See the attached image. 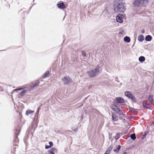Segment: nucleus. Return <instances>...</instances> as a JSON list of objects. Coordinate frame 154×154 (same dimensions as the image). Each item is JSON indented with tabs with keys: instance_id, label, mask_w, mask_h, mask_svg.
<instances>
[{
	"instance_id": "nucleus-2",
	"label": "nucleus",
	"mask_w": 154,
	"mask_h": 154,
	"mask_svg": "<svg viewBox=\"0 0 154 154\" xmlns=\"http://www.w3.org/2000/svg\"><path fill=\"white\" fill-rule=\"evenodd\" d=\"M124 19L125 16L122 14H119L116 17V21L120 23H122Z\"/></svg>"
},
{
	"instance_id": "nucleus-34",
	"label": "nucleus",
	"mask_w": 154,
	"mask_h": 154,
	"mask_svg": "<svg viewBox=\"0 0 154 154\" xmlns=\"http://www.w3.org/2000/svg\"><path fill=\"white\" fill-rule=\"evenodd\" d=\"M144 30H142V31H141V33H144Z\"/></svg>"
},
{
	"instance_id": "nucleus-13",
	"label": "nucleus",
	"mask_w": 154,
	"mask_h": 154,
	"mask_svg": "<svg viewBox=\"0 0 154 154\" xmlns=\"http://www.w3.org/2000/svg\"><path fill=\"white\" fill-rule=\"evenodd\" d=\"M57 150L54 148H51L50 150H48V152L50 154H55L54 153Z\"/></svg>"
},
{
	"instance_id": "nucleus-6",
	"label": "nucleus",
	"mask_w": 154,
	"mask_h": 154,
	"mask_svg": "<svg viewBox=\"0 0 154 154\" xmlns=\"http://www.w3.org/2000/svg\"><path fill=\"white\" fill-rule=\"evenodd\" d=\"M142 0H135L133 4L135 6H138L142 5Z\"/></svg>"
},
{
	"instance_id": "nucleus-10",
	"label": "nucleus",
	"mask_w": 154,
	"mask_h": 154,
	"mask_svg": "<svg viewBox=\"0 0 154 154\" xmlns=\"http://www.w3.org/2000/svg\"><path fill=\"white\" fill-rule=\"evenodd\" d=\"M111 108L112 110L116 112H117L118 110H119V108L117 106L115 105H112V106Z\"/></svg>"
},
{
	"instance_id": "nucleus-23",
	"label": "nucleus",
	"mask_w": 154,
	"mask_h": 154,
	"mask_svg": "<svg viewBox=\"0 0 154 154\" xmlns=\"http://www.w3.org/2000/svg\"><path fill=\"white\" fill-rule=\"evenodd\" d=\"M119 33V34L121 35H125V31L123 29H122L120 30Z\"/></svg>"
},
{
	"instance_id": "nucleus-28",
	"label": "nucleus",
	"mask_w": 154,
	"mask_h": 154,
	"mask_svg": "<svg viewBox=\"0 0 154 154\" xmlns=\"http://www.w3.org/2000/svg\"><path fill=\"white\" fill-rule=\"evenodd\" d=\"M143 105L144 107H146L147 108V107H146V101L145 100L143 102Z\"/></svg>"
},
{
	"instance_id": "nucleus-1",
	"label": "nucleus",
	"mask_w": 154,
	"mask_h": 154,
	"mask_svg": "<svg viewBox=\"0 0 154 154\" xmlns=\"http://www.w3.org/2000/svg\"><path fill=\"white\" fill-rule=\"evenodd\" d=\"M125 10L124 3L121 1L116 2L114 5L113 10L115 12H123Z\"/></svg>"
},
{
	"instance_id": "nucleus-31",
	"label": "nucleus",
	"mask_w": 154,
	"mask_h": 154,
	"mask_svg": "<svg viewBox=\"0 0 154 154\" xmlns=\"http://www.w3.org/2000/svg\"><path fill=\"white\" fill-rule=\"evenodd\" d=\"M49 144L50 145L49 146H51V147L53 146V143L51 142H49Z\"/></svg>"
},
{
	"instance_id": "nucleus-3",
	"label": "nucleus",
	"mask_w": 154,
	"mask_h": 154,
	"mask_svg": "<svg viewBox=\"0 0 154 154\" xmlns=\"http://www.w3.org/2000/svg\"><path fill=\"white\" fill-rule=\"evenodd\" d=\"M125 95L126 97L132 100L134 102H136V99L130 91H126L125 93Z\"/></svg>"
},
{
	"instance_id": "nucleus-16",
	"label": "nucleus",
	"mask_w": 154,
	"mask_h": 154,
	"mask_svg": "<svg viewBox=\"0 0 154 154\" xmlns=\"http://www.w3.org/2000/svg\"><path fill=\"white\" fill-rule=\"evenodd\" d=\"M124 41L127 43H129L130 41V38L129 37L125 36L124 38Z\"/></svg>"
},
{
	"instance_id": "nucleus-18",
	"label": "nucleus",
	"mask_w": 154,
	"mask_h": 154,
	"mask_svg": "<svg viewBox=\"0 0 154 154\" xmlns=\"http://www.w3.org/2000/svg\"><path fill=\"white\" fill-rule=\"evenodd\" d=\"M152 39V37L150 35H148L145 38V40L147 41H149Z\"/></svg>"
},
{
	"instance_id": "nucleus-33",
	"label": "nucleus",
	"mask_w": 154,
	"mask_h": 154,
	"mask_svg": "<svg viewBox=\"0 0 154 154\" xmlns=\"http://www.w3.org/2000/svg\"><path fill=\"white\" fill-rule=\"evenodd\" d=\"M23 88H17V89H15V91H17V90H22Z\"/></svg>"
},
{
	"instance_id": "nucleus-4",
	"label": "nucleus",
	"mask_w": 154,
	"mask_h": 154,
	"mask_svg": "<svg viewBox=\"0 0 154 154\" xmlns=\"http://www.w3.org/2000/svg\"><path fill=\"white\" fill-rule=\"evenodd\" d=\"M62 81L65 84H68L71 82V80L68 76H65L62 79Z\"/></svg>"
},
{
	"instance_id": "nucleus-17",
	"label": "nucleus",
	"mask_w": 154,
	"mask_h": 154,
	"mask_svg": "<svg viewBox=\"0 0 154 154\" xmlns=\"http://www.w3.org/2000/svg\"><path fill=\"white\" fill-rule=\"evenodd\" d=\"M34 112V111H32L29 109L27 110L25 114L27 116H28L29 114L33 113Z\"/></svg>"
},
{
	"instance_id": "nucleus-27",
	"label": "nucleus",
	"mask_w": 154,
	"mask_h": 154,
	"mask_svg": "<svg viewBox=\"0 0 154 154\" xmlns=\"http://www.w3.org/2000/svg\"><path fill=\"white\" fill-rule=\"evenodd\" d=\"M116 113L119 114L120 115H122L123 114V113L119 109V110H118L117 111V112H116Z\"/></svg>"
},
{
	"instance_id": "nucleus-11",
	"label": "nucleus",
	"mask_w": 154,
	"mask_h": 154,
	"mask_svg": "<svg viewBox=\"0 0 154 154\" xmlns=\"http://www.w3.org/2000/svg\"><path fill=\"white\" fill-rule=\"evenodd\" d=\"M149 100L150 103H154V96L150 95L149 97Z\"/></svg>"
},
{
	"instance_id": "nucleus-25",
	"label": "nucleus",
	"mask_w": 154,
	"mask_h": 154,
	"mask_svg": "<svg viewBox=\"0 0 154 154\" xmlns=\"http://www.w3.org/2000/svg\"><path fill=\"white\" fill-rule=\"evenodd\" d=\"M27 92V91L26 90H24L20 94V95L21 96H23Z\"/></svg>"
},
{
	"instance_id": "nucleus-26",
	"label": "nucleus",
	"mask_w": 154,
	"mask_h": 154,
	"mask_svg": "<svg viewBox=\"0 0 154 154\" xmlns=\"http://www.w3.org/2000/svg\"><path fill=\"white\" fill-rule=\"evenodd\" d=\"M131 138L133 140H134L136 138V137L135 136V134H133L131 135Z\"/></svg>"
},
{
	"instance_id": "nucleus-7",
	"label": "nucleus",
	"mask_w": 154,
	"mask_h": 154,
	"mask_svg": "<svg viewBox=\"0 0 154 154\" xmlns=\"http://www.w3.org/2000/svg\"><path fill=\"white\" fill-rule=\"evenodd\" d=\"M88 75L90 77H93L96 76V74L93 70H91L87 72Z\"/></svg>"
},
{
	"instance_id": "nucleus-24",
	"label": "nucleus",
	"mask_w": 154,
	"mask_h": 154,
	"mask_svg": "<svg viewBox=\"0 0 154 154\" xmlns=\"http://www.w3.org/2000/svg\"><path fill=\"white\" fill-rule=\"evenodd\" d=\"M142 5H146V4L149 2L148 0H142Z\"/></svg>"
},
{
	"instance_id": "nucleus-5",
	"label": "nucleus",
	"mask_w": 154,
	"mask_h": 154,
	"mask_svg": "<svg viewBox=\"0 0 154 154\" xmlns=\"http://www.w3.org/2000/svg\"><path fill=\"white\" fill-rule=\"evenodd\" d=\"M40 82H35L34 84H30L29 87H27L29 91L31 90V89L34 88L35 87L37 86L39 84Z\"/></svg>"
},
{
	"instance_id": "nucleus-32",
	"label": "nucleus",
	"mask_w": 154,
	"mask_h": 154,
	"mask_svg": "<svg viewBox=\"0 0 154 154\" xmlns=\"http://www.w3.org/2000/svg\"><path fill=\"white\" fill-rule=\"evenodd\" d=\"M51 147V146H45V148L46 149H48Z\"/></svg>"
},
{
	"instance_id": "nucleus-9",
	"label": "nucleus",
	"mask_w": 154,
	"mask_h": 154,
	"mask_svg": "<svg viewBox=\"0 0 154 154\" xmlns=\"http://www.w3.org/2000/svg\"><path fill=\"white\" fill-rule=\"evenodd\" d=\"M116 101L119 103H123L124 102V100L122 97H117L116 98Z\"/></svg>"
},
{
	"instance_id": "nucleus-21",
	"label": "nucleus",
	"mask_w": 154,
	"mask_h": 154,
	"mask_svg": "<svg viewBox=\"0 0 154 154\" xmlns=\"http://www.w3.org/2000/svg\"><path fill=\"white\" fill-rule=\"evenodd\" d=\"M112 119L113 121H116L118 120V119L114 115H112Z\"/></svg>"
},
{
	"instance_id": "nucleus-19",
	"label": "nucleus",
	"mask_w": 154,
	"mask_h": 154,
	"mask_svg": "<svg viewBox=\"0 0 154 154\" xmlns=\"http://www.w3.org/2000/svg\"><path fill=\"white\" fill-rule=\"evenodd\" d=\"M145 58L143 56H141L139 58V60L141 62H144L145 60Z\"/></svg>"
},
{
	"instance_id": "nucleus-15",
	"label": "nucleus",
	"mask_w": 154,
	"mask_h": 154,
	"mask_svg": "<svg viewBox=\"0 0 154 154\" xmlns=\"http://www.w3.org/2000/svg\"><path fill=\"white\" fill-rule=\"evenodd\" d=\"M144 40V38L143 35H141L138 37V40L140 42H142Z\"/></svg>"
},
{
	"instance_id": "nucleus-36",
	"label": "nucleus",
	"mask_w": 154,
	"mask_h": 154,
	"mask_svg": "<svg viewBox=\"0 0 154 154\" xmlns=\"http://www.w3.org/2000/svg\"><path fill=\"white\" fill-rule=\"evenodd\" d=\"M127 153L126 152H124V153H123V154H126Z\"/></svg>"
},
{
	"instance_id": "nucleus-12",
	"label": "nucleus",
	"mask_w": 154,
	"mask_h": 154,
	"mask_svg": "<svg viewBox=\"0 0 154 154\" xmlns=\"http://www.w3.org/2000/svg\"><path fill=\"white\" fill-rule=\"evenodd\" d=\"M58 7L61 9H64L66 8L65 5L63 4V3H60L57 5Z\"/></svg>"
},
{
	"instance_id": "nucleus-20",
	"label": "nucleus",
	"mask_w": 154,
	"mask_h": 154,
	"mask_svg": "<svg viewBox=\"0 0 154 154\" xmlns=\"http://www.w3.org/2000/svg\"><path fill=\"white\" fill-rule=\"evenodd\" d=\"M120 145H119L117 147L116 149H114L113 151L115 152H119V150L120 149Z\"/></svg>"
},
{
	"instance_id": "nucleus-29",
	"label": "nucleus",
	"mask_w": 154,
	"mask_h": 154,
	"mask_svg": "<svg viewBox=\"0 0 154 154\" xmlns=\"http://www.w3.org/2000/svg\"><path fill=\"white\" fill-rule=\"evenodd\" d=\"M82 56L84 57H86V53L84 51H82Z\"/></svg>"
},
{
	"instance_id": "nucleus-8",
	"label": "nucleus",
	"mask_w": 154,
	"mask_h": 154,
	"mask_svg": "<svg viewBox=\"0 0 154 154\" xmlns=\"http://www.w3.org/2000/svg\"><path fill=\"white\" fill-rule=\"evenodd\" d=\"M101 68L99 65L97 66L95 68L93 69L95 72L97 74L101 70Z\"/></svg>"
},
{
	"instance_id": "nucleus-14",
	"label": "nucleus",
	"mask_w": 154,
	"mask_h": 154,
	"mask_svg": "<svg viewBox=\"0 0 154 154\" xmlns=\"http://www.w3.org/2000/svg\"><path fill=\"white\" fill-rule=\"evenodd\" d=\"M112 148V146H109L104 154H109Z\"/></svg>"
},
{
	"instance_id": "nucleus-35",
	"label": "nucleus",
	"mask_w": 154,
	"mask_h": 154,
	"mask_svg": "<svg viewBox=\"0 0 154 154\" xmlns=\"http://www.w3.org/2000/svg\"><path fill=\"white\" fill-rule=\"evenodd\" d=\"M126 125L127 126V125H128L129 123L127 121H126Z\"/></svg>"
},
{
	"instance_id": "nucleus-30",
	"label": "nucleus",
	"mask_w": 154,
	"mask_h": 154,
	"mask_svg": "<svg viewBox=\"0 0 154 154\" xmlns=\"http://www.w3.org/2000/svg\"><path fill=\"white\" fill-rule=\"evenodd\" d=\"M119 137V133H117L115 136V138L116 139H118Z\"/></svg>"
},
{
	"instance_id": "nucleus-22",
	"label": "nucleus",
	"mask_w": 154,
	"mask_h": 154,
	"mask_svg": "<svg viewBox=\"0 0 154 154\" xmlns=\"http://www.w3.org/2000/svg\"><path fill=\"white\" fill-rule=\"evenodd\" d=\"M49 71H47L44 74L42 75V77L44 78L46 77L49 74Z\"/></svg>"
}]
</instances>
